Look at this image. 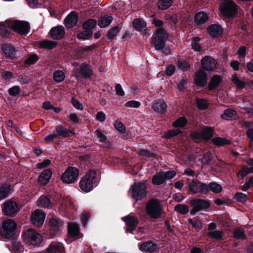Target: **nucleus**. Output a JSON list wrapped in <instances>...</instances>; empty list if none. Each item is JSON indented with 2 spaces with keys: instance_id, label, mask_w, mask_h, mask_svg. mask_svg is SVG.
<instances>
[{
  "instance_id": "f257e3e1",
  "label": "nucleus",
  "mask_w": 253,
  "mask_h": 253,
  "mask_svg": "<svg viewBox=\"0 0 253 253\" xmlns=\"http://www.w3.org/2000/svg\"><path fill=\"white\" fill-rule=\"evenodd\" d=\"M5 23L7 27L11 28L20 35H26L29 32V24L26 21L8 19Z\"/></svg>"
},
{
  "instance_id": "f03ea898",
  "label": "nucleus",
  "mask_w": 253,
  "mask_h": 253,
  "mask_svg": "<svg viewBox=\"0 0 253 253\" xmlns=\"http://www.w3.org/2000/svg\"><path fill=\"white\" fill-rule=\"evenodd\" d=\"M23 241L28 245L38 246L42 241L40 234L35 230L28 229L22 234Z\"/></svg>"
},
{
  "instance_id": "7ed1b4c3",
  "label": "nucleus",
  "mask_w": 253,
  "mask_h": 253,
  "mask_svg": "<svg viewBox=\"0 0 253 253\" xmlns=\"http://www.w3.org/2000/svg\"><path fill=\"white\" fill-rule=\"evenodd\" d=\"M148 215L152 218H158L162 212V205L160 201L151 200L148 202L146 206Z\"/></svg>"
},
{
  "instance_id": "20e7f679",
  "label": "nucleus",
  "mask_w": 253,
  "mask_h": 253,
  "mask_svg": "<svg viewBox=\"0 0 253 253\" xmlns=\"http://www.w3.org/2000/svg\"><path fill=\"white\" fill-rule=\"evenodd\" d=\"M168 39L166 31L163 28H159L153 36L151 42L156 50L162 49L165 46V42Z\"/></svg>"
},
{
  "instance_id": "39448f33",
  "label": "nucleus",
  "mask_w": 253,
  "mask_h": 253,
  "mask_svg": "<svg viewBox=\"0 0 253 253\" xmlns=\"http://www.w3.org/2000/svg\"><path fill=\"white\" fill-rule=\"evenodd\" d=\"M132 197L136 201L141 200L146 195V186L144 182H140L132 185L129 189Z\"/></svg>"
},
{
  "instance_id": "423d86ee",
  "label": "nucleus",
  "mask_w": 253,
  "mask_h": 253,
  "mask_svg": "<svg viewBox=\"0 0 253 253\" xmlns=\"http://www.w3.org/2000/svg\"><path fill=\"white\" fill-rule=\"evenodd\" d=\"M96 176V172L94 170H89L86 172L84 176L81 180L80 187L86 192L90 191L93 188V180Z\"/></svg>"
},
{
  "instance_id": "0eeeda50",
  "label": "nucleus",
  "mask_w": 253,
  "mask_h": 253,
  "mask_svg": "<svg viewBox=\"0 0 253 253\" xmlns=\"http://www.w3.org/2000/svg\"><path fill=\"white\" fill-rule=\"evenodd\" d=\"M16 228L15 222L11 219H7L2 222L0 233L2 236L6 238H10L14 235Z\"/></svg>"
},
{
  "instance_id": "6e6552de",
  "label": "nucleus",
  "mask_w": 253,
  "mask_h": 253,
  "mask_svg": "<svg viewBox=\"0 0 253 253\" xmlns=\"http://www.w3.org/2000/svg\"><path fill=\"white\" fill-rule=\"evenodd\" d=\"M220 9L222 14L226 17L233 16L237 10V5L231 0H225L221 4Z\"/></svg>"
},
{
  "instance_id": "1a4fd4ad",
  "label": "nucleus",
  "mask_w": 253,
  "mask_h": 253,
  "mask_svg": "<svg viewBox=\"0 0 253 253\" xmlns=\"http://www.w3.org/2000/svg\"><path fill=\"white\" fill-rule=\"evenodd\" d=\"M189 204L192 207L190 211L192 215H194L202 210H206L210 207V203L209 201L202 199L192 200Z\"/></svg>"
},
{
  "instance_id": "9d476101",
  "label": "nucleus",
  "mask_w": 253,
  "mask_h": 253,
  "mask_svg": "<svg viewBox=\"0 0 253 253\" xmlns=\"http://www.w3.org/2000/svg\"><path fill=\"white\" fill-rule=\"evenodd\" d=\"M79 171L78 169L69 167L63 173L61 179L63 182L66 183H72L75 181L79 175Z\"/></svg>"
},
{
  "instance_id": "9b49d317",
  "label": "nucleus",
  "mask_w": 253,
  "mask_h": 253,
  "mask_svg": "<svg viewBox=\"0 0 253 253\" xmlns=\"http://www.w3.org/2000/svg\"><path fill=\"white\" fill-rule=\"evenodd\" d=\"M45 214L40 210L34 211L31 215V221L35 226H42L45 220Z\"/></svg>"
},
{
  "instance_id": "f8f14e48",
  "label": "nucleus",
  "mask_w": 253,
  "mask_h": 253,
  "mask_svg": "<svg viewBox=\"0 0 253 253\" xmlns=\"http://www.w3.org/2000/svg\"><path fill=\"white\" fill-rule=\"evenodd\" d=\"M19 207L17 204L12 201L5 202L3 206V211L4 213L8 216H13L19 211Z\"/></svg>"
},
{
  "instance_id": "ddd939ff",
  "label": "nucleus",
  "mask_w": 253,
  "mask_h": 253,
  "mask_svg": "<svg viewBox=\"0 0 253 253\" xmlns=\"http://www.w3.org/2000/svg\"><path fill=\"white\" fill-rule=\"evenodd\" d=\"M201 65L203 69L210 71L216 67V61L211 57L205 56L201 60Z\"/></svg>"
},
{
  "instance_id": "4468645a",
  "label": "nucleus",
  "mask_w": 253,
  "mask_h": 253,
  "mask_svg": "<svg viewBox=\"0 0 253 253\" xmlns=\"http://www.w3.org/2000/svg\"><path fill=\"white\" fill-rule=\"evenodd\" d=\"M122 219L126 222L127 227L126 231L134 230L138 224V219L134 216H126L123 217Z\"/></svg>"
},
{
  "instance_id": "2eb2a0df",
  "label": "nucleus",
  "mask_w": 253,
  "mask_h": 253,
  "mask_svg": "<svg viewBox=\"0 0 253 253\" xmlns=\"http://www.w3.org/2000/svg\"><path fill=\"white\" fill-rule=\"evenodd\" d=\"M55 130L57 132V133L56 134L57 136L65 138L70 136L71 135H74L75 134V132L74 129H67L62 125L56 126L55 127Z\"/></svg>"
},
{
  "instance_id": "dca6fc26",
  "label": "nucleus",
  "mask_w": 253,
  "mask_h": 253,
  "mask_svg": "<svg viewBox=\"0 0 253 253\" xmlns=\"http://www.w3.org/2000/svg\"><path fill=\"white\" fill-rule=\"evenodd\" d=\"M65 33L64 29L62 26L53 27L50 31V36L54 40H60L64 36Z\"/></svg>"
},
{
  "instance_id": "f3484780",
  "label": "nucleus",
  "mask_w": 253,
  "mask_h": 253,
  "mask_svg": "<svg viewBox=\"0 0 253 253\" xmlns=\"http://www.w3.org/2000/svg\"><path fill=\"white\" fill-rule=\"evenodd\" d=\"M78 21V17L77 13L71 12L65 19V25L68 28H71L75 26Z\"/></svg>"
},
{
  "instance_id": "a211bd4d",
  "label": "nucleus",
  "mask_w": 253,
  "mask_h": 253,
  "mask_svg": "<svg viewBox=\"0 0 253 253\" xmlns=\"http://www.w3.org/2000/svg\"><path fill=\"white\" fill-rule=\"evenodd\" d=\"M152 107L156 112L163 113L166 111L167 105L163 99H158L153 103Z\"/></svg>"
},
{
  "instance_id": "6ab92c4d",
  "label": "nucleus",
  "mask_w": 253,
  "mask_h": 253,
  "mask_svg": "<svg viewBox=\"0 0 253 253\" xmlns=\"http://www.w3.org/2000/svg\"><path fill=\"white\" fill-rule=\"evenodd\" d=\"M195 81L198 86H203L207 83V78L206 73L204 71H199L196 75Z\"/></svg>"
},
{
  "instance_id": "aec40b11",
  "label": "nucleus",
  "mask_w": 253,
  "mask_h": 253,
  "mask_svg": "<svg viewBox=\"0 0 253 253\" xmlns=\"http://www.w3.org/2000/svg\"><path fill=\"white\" fill-rule=\"evenodd\" d=\"M52 175V172L46 169L43 170L39 176L38 182L40 185H46L49 181Z\"/></svg>"
},
{
  "instance_id": "412c9836",
  "label": "nucleus",
  "mask_w": 253,
  "mask_h": 253,
  "mask_svg": "<svg viewBox=\"0 0 253 253\" xmlns=\"http://www.w3.org/2000/svg\"><path fill=\"white\" fill-rule=\"evenodd\" d=\"M140 250L146 253H151L157 248V245L151 241H147L141 244L140 246Z\"/></svg>"
},
{
  "instance_id": "4be33fe9",
  "label": "nucleus",
  "mask_w": 253,
  "mask_h": 253,
  "mask_svg": "<svg viewBox=\"0 0 253 253\" xmlns=\"http://www.w3.org/2000/svg\"><path fill=\"white\" fill-rule=\"evenodd\" d=\"M49 232L52 236H55L60 230V223L55 218H51L49 222Z\"/></svg>"
},
{
  "instance_id": "5701e85b",
  "label": "nucleus",
  "mask_w": 253,
  "mask_h": 253,
  "mask_svg": "<svg viewBox=\"0 0 253 253\" xmlns=\"http://www.w3.org/2000/svg\"><path fill=\"white\" fill-rule=\"evenodd\" d=\"M64 249L61 243H52L47 249V253H63Z\"/></svg>"
},
{
  "instance_id": "b1692460",
  "label": "nucleus",
  "mask_w": 253,
  "mask_h": 253,
  "mask_svg": "<svg viewBox=\"0 0 253 253\" xmlns=\"http://www.w3.org/2000/svg\"><path fill=\"white\" fill-rule=\"evenodd\" d=\"M133 27L137 31L142 32L147 30V24L144 20L136 18L132 22Z\"/></svg>"
},
{
  "instance_id": "393cba45",
  "label": "nucleus",
  "mask_w": 253,
  "mask_h": 253,
  "mask_svg": "<svg viewBox=\"0 0 253 253\" xmlns=\"http://www.w3.org/2000/svg\"><path fill=\"white\" fill-rule=\"evenodd\" d=\"M208 33L212 37H216L222 33L221 28L216 24L209 26L207 29Z\"/></svg>"
},
{
  "instance_id": "a878e982",
  "label": "nucleus",
  "mask_w": 253,
  "mask_h": 253,
  "mask_svg": "<svg viewBox=\"0 0 253 253\" xmlns=\"http://www.w3.org/2000/svg\"><path fill=\"white\" fill-rule=\"evenodd\" d=\"M68 231L70 236L73 238L77 237L79 235L78 225L76 223H70L68 225Z\"/></svg>"
},
{
  "instance_id": "bb28decb",
  "label": "nucleus",
  "mask_w": 253,
  "mask_h": 253,
  "mask_svg": "<svg viewBox=\"0 0 253 253\" xmlns=\"http://www.w3.org/2000/svg\"><path fill=\"white\" fill-rule=\"evenodd\" d=\"M208 20V15L203 12H198L195 17V23L197 25H201L206 22Z\"/></svg>"
},
{
  "instance_id": "cd10ccee",
  "label": "nucleus",
  "mask_w": 253,
  "mask_h": 253,
  "mask_svg": "<svg viewBox=\"0 0 253 253\" xmlns=\"http://www.w3.org/2000/svg\"><path fill=\"white\" fill-rule=\"evenodd\" d=\"M112 20L113 17L111 15L104 16L99 19L98 24L100 28H105L111 24Z\"/></svg>"
},
{
  "instance_id": "c85d7f7f",
  "label": "nucleus",
  "mask_w": 253,
  "mask_h": 253,
  "mask_svg": "<svg viewBox=\"0 0 253 253\" xmlns=\"http://www.w3.org/2000/svg\"><path fill=\"white\" fill-rule=\"evenodd\" d=\"M37 202L39 207L50 208L52 207L50 200L45 196H42Z\"/></svg>"
},
{
  "instance_id": "c756f323",
  "label": "nucleus",
  "mask_w": 253,
  "mask_h": 253,
  "mask_svg": "<svg viewBox=\"0 0 253 253\" xmlns=\"http://www.w3.org/2000/svg\"><path fill=\"white\" fill-rule=\"evenodd\" d=\"M154 185H161L165 181V176L163 172H158L154 175L152 180Z\"/></svg>"
},
{
  "instance_id": "7c9ffc66",
  "label": "nucleus",
  "mask_w": 253,
  "mask_h": 253,
  "mask_svg": "<svg viewBox=\"0 0 253 253\" xmlns=\"http://www.w3.org/2000/svg\"><path fill=\"white\" fill-rule=\"evenodd\" d=\"M236 116L237 112L236 111L232 109H226L221 115V118L224 120H229L235 119Z\"/></svg>"
},
{
  "instance_id": "2f4dec72",
  "label": "nucleus",
  "mask_w": 253,
  "mask_h": 253,
  "mask_svg": "<svg viewBox=\"0 0 253 253\" xmlns=\"http://www.w3.org/2000/svg\"><path fill=\"white\" fill-rule=\"evenodd\" d=\"M2 50L4 54L9 57H13L15 52V49L14 47L10 45H2Z\"/></svg>"
},
{
  "instance_id": "473e14b6",
  "label": "nucleus",
  "mask_w": 253,
  "mask_h": 253,
  "mask_svg": "<svg viewBox=\"0 0 253 253\" xmlns=\"http://www.w3.org/2000/svg\"><path fill=\"white\" fill-rule=\"evenodd\" d=\"M203 140L210 139L213 135V130L211 127H205L201 130Z\"/></svg>"
},
{
  "instance_id": "72a5a7b5",
  "label": "nucleus",
  "mask_w": 253,
  "mask_h": 253,
  "mask_svg": "<svg viewBox=\"0 0 253 253\" xmlns=\"http://www.w3.org/2000/svg\"><path fill=\"white\" fill-rule=\"evenodd\" d=\"M173 2L172 0H159L157 2L158 7L162 10L169 8Z\"/></svg>"
},
{
  "instance_id": "f704fd0d",
  "label": "nucleus",
  "mask_w": 253,
  "mask_h": 253,
  "mask_svg": "<svg viewBox=\"0 0 253 253\" xmlns=\"http://www.w3.org/2000/svg\"><path fill=\"white\" fill-rule=\"evenodd\" d=\"M11 192V190L9 186H0V200L6 198Z\"/></svg>"
},
{
  "instance_id": "c9c22d12",
  "label": "nucleus",
  "mask_w": 253,
  "mask_h": 253,
  "mask_svg": "<svg viewBox=\"0 0 253 253\" xmlns=\"http://www.w3.org/2000/svg\"><path fill=\"white\" fill-rule=\"evenodd\" d=\"M212 142L217 146H222L230 143L231 141L225 138L215 137L212 139Z\"/></svg>"
},
{
  "instance_id": "e433bc0d",
  "label": "nucleus",
  "mask_w": 253,
  "mask_h": 253,
  "mask_svg": "<svg viewBox=\"0 0 253 253\" xmlns=\"http://www.w3.org/2000/svg\"><path fill=\"white\" fill-rule=\"evenodd\" d=\"M221 78L219 76H214L211 81V83L209 85V89L210 90H212L216 87L220 83Z\"/></svg>"
},
{
  "instance_id": "4c0bfd02",
  "label": "nucleus",
  "mask_w": 253,
  "mask_h": 253,
  "mask_svg": "<svg viewBox=\"0 0 253 253\" xmlns=\"http://www.w3.org/2000/svg\"><path fill=\"white\" fill-rule=\"evenodd\" d=\"M80 70L82 75L86 78H88L91 75L92 71L86 64H82L80 67Z\"/></svg>"
},
{
  "instance_id": "58836bf2",
  "label": "nucleus",
  "mask_w": 253,
  "mask_h": 253,
  "mask_svg": "<svg viewBox=\"0 0 253 253\" xmlns=\"http://www.w3.org/2000/svg\"><path fill=\"white\" fill-rule=\"evenodd\" d=\"M53 78L56 82L61 83L65 79V75L62 71L57 70L54 73Z\"/></svg>"
},
{
  "instance_id": "ea45409f",
  "label": "nucleus",
  "mask_w": 253,
  "mask_h": 253,
  "mask_svg": "<svg viewBox=\"0 0 253 253\" xmlns=\"http://www.w3.org/2000/svg\"><path fill=\"white\" fill-rule=\"evenodd\" d=\"M200 181L198 180H193L189 184V188L191 192L193 193H198L199 192V186Z\"/></svg>"
},
{
  "instance_id": "a19ab883",
  "label": "nucleus",
  "mask_w": 253,
  "mask_h": 253,
  "mask_svg": "<svg viewBox=\"0 0 253 253\" xmlns=\"http://www.w3.org/2000/svg\"><path fill=\"white\" fill-rule=\"evenodd\" d=\"M196 104L198 108L200 110L206 109L209 107V103L208 101L205 99L197 98Z\"/></svg>"
},
{
  "instance_id": "79ce46f5",
  "label": "nucleus",
  "mask_w": 253,
  "mask_h": 253,
  "mask_svg": "<svg viewBox=\"0 0 253 253\" xmlns=\"http://www.w3.org/2000/svg\"><path fill=\"white\" fill-rule=\"evenodd\" d=\"M56 42L48 40L43 41L41 42L40 44L41 47L48 49L53 48L56 46Z\"/></svg>"
},
{
  "instance_id": "37998d69",
  "label": "nucleus",
  "mask_w": 253,
  "mask_h": 253,
  "mask_svg": "<svg viewBox=\"0 0 253 253\" xmlns=\"http://www.w3.org/2000/svg\"><path fill=\"white\" fill-rule=\"evenodd\" d=\"M96 25V21L94 19H89L85 21L83 24V28L84 30H91L95 27Z\"/></svg>"
},
{
  "instance_id": "c03bdc74",
  "label": "nucleus",
  "mask_w": 253,
  "mask_h": 253,
  "mask_svg": "<svg viewBox=\"0 0 253 253\" xmlns=\"http://www.w3.org/2000/svg\"><path fill=\"white\" fill-rule=\"evenodd\" d=\"M209 185V191L211 190L215 193H219L222 190V186L220 184L215 182H211Z\"/></svg>"
},
{
  "instance_id": "a18cd8bd",
  "label": "nucleus",
  "mask_w": 253,
  "mask_h": 253,
  "mask_svg": "<svg viewBox=\"0 0 253 253\" xmlns=\"http://www.w3.org/2000/svg\"><path fill=\"white\" fill-rule=\"evenodd\" d=\"M225 234L221 230H216L213 232L211 233L209 236L212 238L217 240H221L224 239Z\"/></svg>"
},
{
  "instance_id": "49530a36",
  "label": "nucleus",
  "mask_w": 253,
  "mask_h": 253,
  "mask_svg": "<svg viewBox=\"0 0 253 253\" xmlns=\"http://www.w3.org/2000/svg\"><path fill=\"white\" fill-rule=\"evenodd\" d=\"M174 210L181 214H186L189 211L187 206L183 204H178L174 207Z\"/></svg>"
},
{
  "instance_id": "de8ad7c7",
  "label": "nucleus",
  "mask_w": 253,
  "mask_h": 253,
  "mask_svg": "<svg viewBox=\"0 0 253 253\" xmlns=\"http://www.w3.org/2000/svg\"><path fill=\"white\" fill-rule=\"evenodd\" d=\"M187 122L184 117H180L173 123V126L175 127H183L186 125Z\"/></svg>"
},
{
  "instance_id": "09e8293b",
  "label": "nucleus",
  "mask_w": 253,
  "mask_h": 253,
  "mask_svg": "<svg viewBox=\"0 0 253 253\" xmlns=\"http://www.w3.org/2000/svg\"><path fill=\"white\" fill-rule=\"evenodd\" d=\"M92 32L91 30H85L83 32L78 34L77 37L80 39L87 40L91 37Z\"/></svg>"
},
{
  "instance_id": "8fccbe9b",
  "label": "nucleus",
  "mask_w": 253,
  "mask_h": 253,
  "mask_svg": "<svg viewBox=\"0 0 253 253\" xmlns=\"http://www.w3.org/2000/svg\"><path fill=\"white\" fill-rule=\"evenodd\" d=\"M232 82L239 88H243L245 86L244 82L240 80L235 74L232 76Z\"/></svg>"
},
{
  "instance_id": "3c124183",
  "label": "nucleus",
  "mask_w": 253,
  "mask_h": 253,
  "mask_svg": "<svg viewBox=\"0 0 253 253\" xmlns=\"http://www.w3.org/2000/svg\"><path fill=\"white\" fill-rule=\"evenodd\" d=\"M234 236L236 239H245L246 238L244 232L241 228H238L235 230Z\"/></svg>"
},
{
  "instance_id": "603ef678",
  "label": "nucleus",
  "mask_w": 253,
  "mask_h": 253,
  "mask_svg": "<svg viewBox=\"0 0 253 253\" xmlns=\"http://www.w3.org/2000/svg\"><path fill=\"white\" fill-rule=\"evenodd\" d=\"M181 132V131L178 129H173L171 130H169L166 132L164 137L166 138H169L172 136H174Z\"/></svg>"
},
{
  "instance_id": "864d4df0",
  "label": "nucleus",
  "mask_w": 253,
  "mask_h": 253,
  "mask_svg": "<svg viewBox=\"0 0 253 253\" xmlns=\"http://www.w3.org/2000/svg\"><path fill=\"white\" fill-rule=\"evenodd\" d=\"M115 127L116 129L121 133H124L126 130V126L121 122L116 121L115 123Z\"/></svg>"
},
{
  "instance_id": "5fc2aeb1",
  "label": "nucleus",
  "mask_w": 253,
  "mask_h": 253,
  "mask_svg": "<svg viewBox=\"0 0 253 253\" xmlns=\"http://www.w3.org/2000/svg\"><path fill=\"white\" fill-rule=\"evenodd\" d=\"M69 121L74 125H76L79 123L80 119L75 113H71L69 115Z\"/></svg>"
},
{
  "instance_id": "6e6d98bb",
  "label": "nucleus",
  "mask_w": 253,
  "mask_h": 253,
  "mask_svg": "<svg viewBox=\"0 0 253 253\" xmlns=\"http://www.w3.org/2000/svg\"><path fill=\"white\" fill-rule=\"evenodd\" d=\"M39 59L37 55L34 54L29 57L26 60L25 63L27 64L31 65L35 63Z\"/></svg>"
},
{
  "instance_id": "4d7b16f0",
  "label": "nucleus",
  "mask_w": 253,
  "mask_h": 253,
  "mask_svg": "<svg viewBox=\"0 0 253 253\" xmlns=\"http://www.w3.org/2000/svg\"><path fill=\"white\" fill-rule=\"evenodd\" d=\"M125 106L128 108H138L140 106V103L135 100H131L126 103Z\"/></svg>"
},
{
  "instance_id": "13d9d810",
  "label": "nucleus",
  "mask_w": 253,
  "mask_h": 253,
  "mask_svg": "<svg viewBox=\"0 0 253 253\" xmlns=\"http://www.w3.org/2000/svg\"><path fill=\"white\" fill-rule=\"evenodd\" d=\"M23 251V248L20 243L17 242L13 245L12 252L13 253H22Z\"/></svg>"
},
{
  "instance_id": "bf43d9fd",
  "label": "nucleus",
  "mask_w": 253,
  "mask_h": 253,
  "mask_svg": "<svg viewBox=\"0 0 253 253\" xmlns=\"http://www.w3.org/2000/svg\"><path fill=\"white\" fill-rule=\"evenodd\" d=\"M20 92V88L18 86H14L8 89L9 94L13 96L18 95Z\"/></svg>"
},
{
  "instance_id": "052dcab7",
  "label": "nucleus",
  "mask_w": 253,
  "mask_h": 253,
  "mask_svg": "<svg viewBox=\"0 0 253 253\" xmlns=\"http://www.w3.org/2000/svg\"><path fill=\"white\" fill-rule=\"evenodd\" d=\"M199 188V193L201 194L207 193L209 191V185L201 182Z\"/></svg>"
},
{
  "instance_id": "680f3d73",
  "label": "nucleus",
  "mask_w": 253,
  "mask_h": 253,
  "mask_svg": "<svg viewBox=\"0 0 253 253\" xmlns=\"http://www.w3.org/2000/svg\"><path fill=\"white\" fill-rule=\"evenodd\" d=\"M200 39L198 37L194 38L193 39L191 44L192 47L195 51H199L201 49L200 45L199 44Z\"/></svg>"
},
{
  "instance_id": "e2e57ef3",
  "label": "nucleus",
  "mask_w": 253,
  "mask_h": 253,
  "mask_svg": "<svg viewBox=\"0 0 253 253\" xmlns=\"http://www.w3.org/2000/svg\"><path fill=\"white\" fill-rule=\"evenodd\" d=\"M51 164V161L49 159H46L42 162L39 163L37 164V167L38 168L42 169L45 168Z\"/></svg>"
},
{
  "instance_id": "0e129e2a",
  "label": "nucleus",
  "mask_w": 253,
  "mask_h": 253,
  "mask_svg": "<svg viewBox=\"0 0 253 253\" xmlns=\"http://www.w3.org/2000/svg\"><path fill=\"white\" fill-rule=\"evenodd\" d=\"M252 173L248 169V167H245L243 168V169L240 171L238 174V176L241 179L244 178V177L247 175L248 173Z\"/></svg>"
},
{
  "instance_id": "69168bd1",
  "label": "nucleus",
  "mask_w": 253,
  "mask_h": 253,
  "mask_svg": "<svg viewBox=\"0 0 253 253\" xmlns=\"http://www.w3.org/2000/svg\"><path fill=\"white\" fill-rule=\"evenodd\" d=\"M120 29L118 26L112 28L108 33V37L110 39H112L119 32Z\"/></svg>"
},
{
  "instance_id": "338daca9",
  "label": "nucleus",
  "mask_w": 253,
  "mask_h": 253,
  "mask_svg": "<svg viewBox=\"0 0 253 253\" xmlns=\"http://www.w3.org/2000/svg\"><path fill=\"white\" fill-rule=\"evenodd\" d=\"M95 133L96 134L97 138L98 139L99 141L104 142L105 141L106 137L103 132L98 129L95 131Z\"/></svg>"
},
{
  "instance_id": "774afa93",
  "label": "nucleus",
  "mask_w": 253,
  "mask_h": 253,
  "mask_svg": "<svg viewBox=\"0 0 253 253\" xmlns=\"http://www.w3.org/2000/svg\"><path fill=\"white\" fill-rule=\"evenodd\" d=\"M191 136L196 141H202V132L194 131L191 132Z\"/></svg>"
}]
</instances>
